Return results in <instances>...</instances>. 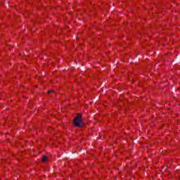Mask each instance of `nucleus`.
<instances>
[{
  "label": "nucleus",
  "instance_id": "f03ea898",
  "mask_svg": "<svg viewBox=\"0 0 180 180\" xmlns=\"http://www.w3.org/2000/svg\"><path fill=\"white\" fill-rule=\"evenodd\" d=\"M46 161H47V156H44L42 158V162H46Z\"/></svg>",
  "mask_w": 180,
  "mask_h": 180
},
{
  "label": "nucleus",
  "instance_id": "7ed1b4c3",
  "mask_svg": "<svg viewBox=\"0 0 180 180\" xmlns=\"http://www.w3.org/2000/svg\"><path fill=\"white\" fill-rule=\"evenodd\" d=\"M51 92H53V91H49L48 94H51Z\"/></svg>",
  "mask_w": 180,
  "mask_h": 180
},
{
  "label": "nucleus",
  "instance_id": "f257e3e1",
  "mask_svg": "<svg viewBox=\"0 0 180 180\" xmlns=\"http://www.w3.org/2000/svg\"><path fill=\"white\" fill-rule=\"evenodd\" d=\"M73 124L77 127H84V123L82 122V115L77 114L74 119Z\"/></svg>",
  "mask_w": 180,
  "mask_h": 180
}]
</instances>
